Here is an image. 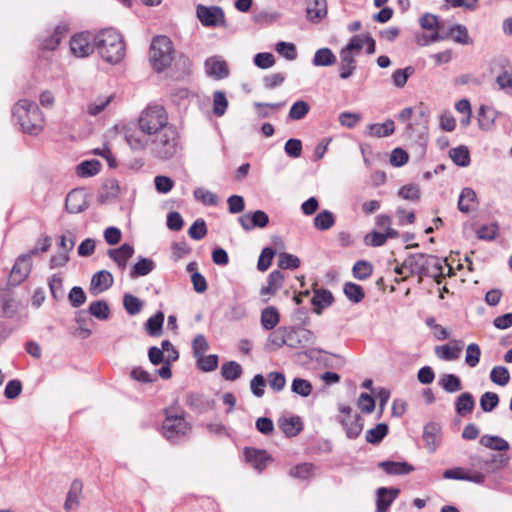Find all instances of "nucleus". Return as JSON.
Here are the masks:
<instances>
[{"instance_id": "obj_1", "label": "nucleus", "mask_w": 512, "mask_h": 512, "mask_svg": "<svg viewBox=\"0 0 512 512\" xmlns=\"http://www.w3.org/2000/svg\"><path fill=\"white\" fill-rule=\"evenodd\" d=\"M172 125L163 106L151 105L141 112L136 123L125 129V140L132 150L143 151L147 149L148 139L156 137Z\"/></svg>"}, {"instance_id": "obj_2", "label": "nucleus", "mask_w": 512, "mask_h": 512, "mask_svg": "<svg viewBox=\"0 0 512 512\" xmlns=\"http://www.w3.org/2000/svg\"><path fill=\"white\" fill-rule=\"evenodd\" d=\"M470 461L472 471L456 467L446 470L443 474L444 478L483 484L487 474L494 473L508 464L509 456L506 450H497V453L486 456L472 455Z\"/></svg>"}, {"instance_id": "obj_3", "label": "nucleus", "mask_w": 512, "mask_h": 512, "mask_svg": "<svg viewBox=\"0 0 512 512\" xmlns=\"http://www.w3.org/2000/svg\"><path fill=\"white\" fill-rule=\"evenodd\" d=\"M95 49L104 61L110 64L121 62L125 56L122 35L113 28H106L94 34Z\"/></svg>"}, {"instance_id": "obj_4", "label": "nucleus", "mask_w": 512, "mask_h": 512, "mask_svg": "<svg viewBox=\"0 0 512 512\" xmlns=\"http://www.w3.org/2000/svg\"><path fill=\"white\" fill-rule=\"evenodd\" d=\"M12 114L23 133L37 136L44 128V116L38 105L28 99L19 100L12 109Z\"/></svg>"}, {"instance_id": "obj_5", "label": "nucleus", "mask_w": 512, "mask_h": 512, "mask_svg": "<svg viewBox=\"0 0 512 512\" xmlns=\"http://www.w3.org/2000/svg\"><path fill=\"white\" fill-rule=\"evenodd\" d=\"M161 434L172 443H177L191 431V424L185 418V412L175 406L164 409Z\"/></svg>"}, {"instance_id": "obj_6", "label": "nucleus", "mask_w": 512, "mask_h": 512, "mask_svg": "<svg viewBox=\"0 0 512 512\" xmlns=\"http://www.w3.org/2000/svg\"><path fill=\"white\" fill-rule=\"evenodd\" d=\"M147 149L160 160L173 158L179 150V134L174 125L147 140Z\"/></svg>"}, {"instance_id": "obj_7", "label": "nucleus", "mask_w": 512, "mask_h": 512, "mask_svg": "<svg viewBox=\"0 0 512 512\" xmlns=\"http://www.w3.org/2000/svg\"><path fill=\"white\" fill-rule=\"evenodd\" d=\"M174 47L167 36H156L150 45V62L156 72H162L173 60Z\"/></svg>"}, {"instance_id": "obj_8", "label": "nucleus", "mask_w": 512, "mask_h": 512, "mask_svg": "<svg viewBox=\"0 0 512 512\" xmlns=\"http://www.w3.org/2000/svg\"><path fill=\"white\" fill-rule=\"evenodd\" d=\"M196 16L204 27H227L225 13L220 6L198 4Z\"/></svg>"}, {"instance_id": "obj_9", "label": "nucleus", "mask_w": 512, "mask_h": 512, "mask_svg": "<svg viewBox=\"0 0 512 512\" xmlns=\"http://www.w3.org/2000/svg\"><path fill=\"white\" fill-rule=\"evenodd\" d=\"M94 35L90 32L75 34L70 40V51L78 58L89 56L95 49Z\"/></svg>"}, {"instance_id": "obj_10", "label": "nucleus", "mask_w": 512, "mask_h": 512, "mask_svg": "<svg viewBox=\"0 0 512 512\" xmlns=\"http://www.w3.org/2000/svg\"><path fill=\"white\" fill-rule=\"evenodd\" d=\"M287 337L290 348H303L315 342L314 333L303 327H287Z\"/></svg>"}, {"instance_id": "obj_11", "label": "nucleus", "mask_w": 512, "mask_h": 512, "mask_svg": "<svg viewBox=\"0 0 512 512\" xmlns=\"http://www.w3.org/2000/svg\"><path fill=\"white\" fill-rule=\"evenodd\" d=\"M31 268H32V260L30 259V255L29 254L20 255L16 259V261L11 269L9 282L12 285L20 284L22 281H24L28 277V275L30 274Z\"/></svg>"}, {"instance_id": "obj_12", "label": "nucleus", "mask_w": 512, "mask_h": 512, "mask_svg": "<svg viewBox=\"0 0 512 512\" xmlns=\"http://www.w3.org/2000/svg\"><path fill=\"white\" fill-rule=\"evenodd\" d=\"M429 255L424 253H415L409 254L404 259V267H406L410 273V275H417L420 277H424V275L429 274L427 264H428Z\"/></svg>"}, {"instance_id": "obj_13", "label": "nucleus", "mask_w": 512, "mask_h": 512, "mask_svg": "<svg viewBox=\"0 0 512 512\" xmlns=\"http://www.w3.org/2000/svg\"><path fill=\"white\" fill-rule=\"evenodd\" d=\"M428 117V112L421 109L418 116L415 118V121L407 123V135L411 138H418L419 140L424 141L428 133Z\"/></svg>"}, {"instance_id": "obj_14", "label": "nucleus", "mask_w": 512, "mask_h": 512, "mask_svg": "<svg viewBox=\"0 0 512 512\" xmlns=\"http://www.w3.org/2000/svg\"><path fill=\"white\" fill-rule=\"evenodd\" d=\"M206 74L216 80H221L229 76V68L224 59L220 56H211L204 63Z\"/></svg>"}, {"instance_id": "obj_15", "label": "nucleus", "mask_w": 512, "mask_h": 512, "mask_svg": "<svg viewBox=\"0 0 512 512\" xmlns=\"http://www.w3.org/2000/svg\"><path fill=\"white\" fill-rule=\"evenodd\" d=\"M238 221L245 231H250L254 228H264L269 223V217L266 212L256 210L253 213H247L238 218Z\"/></svg>"}, {"instance_id": "obj_16", "label": "nucleus", "mask_w": 512, "mask_h": 512, "mask_svg": "<svg viewBox=\"0 0 512 512\" xmlns=\"http://www.w3.org/2000/svg\"><path fill=\"white\" fill-rule=\"evenodd\" d=\"M463 347H464L463 341L453 340L450 342V344L436 346L435 354L441 360L454 361L460 357Z\"/></svg>"}, {"instance_id": "obj_17", "label": "nucleus", "mask_w": 512, "mask_h": 512, "mask_svg": "<svg viewBox=\"0 0 512 512\" xmlns=\"http://www.w3.org/2000/svg\"><path fill=\"white\" fill-rule=\"evenodd\" d=\"M376 512H386L392 502L400 494V489L395 487H380L376 491Z\"/></svg>"}, {"instance_id": "obj_18", "label": "nucleus", "mask_w": 512, "mask_h": 512, "mask_svg": "<svg viewBox=\"0 0 512 512\" xmlns=\"http://www.w3.org/2000/svg\"><path fill=\"white\" fill-rule=\"evenodd\" d=\"M244 460L255 470L261 472L271 463L272 458L267 450H244Z\"/></svg>"}, {"instance_id": "obj_19", "label": "nucleus", "mask_w": 512, "mask_h": 512, "mask_svg": "<svg viewBox=\"0 0 512 512\" xmlns=\"http://www.w3.org/2000/svg\"><path fill=\"white\" fill-rule=\"evenodd\" d=\"M186 405L197 413H204L214 407V401L200 393H188L185 400Z\"/></svg>"}, {"instance_id": "obj_20", "label": "nucleus", "mask_w": 512, "mask_h": 512, "mask_svg": "<svg viewBox=\"0 0 512 512\" xmlns=\"http://www.w3.org/2000/svg\"><path fill=\"white\" fill-rule=\"evenodd\" d=\"M107 254L117 264L118 268L124 271L128 260L134 254V248L132 245L124 243L119 248L109 249Z\"/></svg>"}, {"instance_id": "obj_21", "label": "nucleus", "mask_w": 512, "mask_h": 512, "mask_svg": "<svg viewBox=\"0 0 512 512\" xmlns=\"http://www.w3.org/2000/svg\"><path fill=\"white\" fill-rule=\"evenodd\" d=\"M68 32V27L66 25H58L55 27L54 31L43 37L40 41V47L43 50L52 51L58 47L61 40L66 36Z\"/></svg>"}, {"instance_id": "obj_22", "label": "nucleus", "mask_w": 512, "mask_h": 512, "mask_svg": "<svg viewBox=\"0 0 512 512\" xmlns=\"http://www.w3.org/2000/svg\"><path fill=\"white\" fill-rule=\"evenodd\" d=\"M82 491H83V483L80 480L75 479L70 485V488H69V491L67 493L66 500L64 503V509L66 511H73V510L78 509V507L80 505V498L82 495Z\"/></svg>"}, {"instance_id": "obj_23", "label": "nucleus", "mask_w": 512, "mask_h": 512, "mask_svg": "<svg viewBox=\"0 0 512 512\" xmlns=\"http://www.w3.org/2000/svg\"><path fill=\"white\" fill-rule=\"evenodd\" d=\"M334 301V297L331 291L327 289H316L314 290V295L311 299V303L314 306V312L318 315L322 313V311L332 305Z\"/></svg>"}, {"instance_id": "obj_24", "label": "nucleus", "mask_w": 512, "mask_h": 512, "mask_svg": "<svg viewBox=\"0 0 512 512\" xmlns=\"http://www.w3.org/2000/svg\"><path fill=\"white\" fill-rule=\"evenodd\" d=\"M498 112L488 105H481L478 111V125L481 130L490 131L495 123Z\"/></svg>"}, {"instance_id": "obj_25", "label": "nucleus", "mask_w": 512, "mask_h": 512, "mask_svg": "<svg viewBox=\"0 0 512 512\" xmlns=\"http://www.w3.org/2000/svg\"><path fill=\"white\" fill-rule=\"evenodd\" d=\"M339 56V76L341 79L346 80L350 78L356 70L355 56L342 49L340 50Z\"/></svg>"}, {"instance_id": "obj_26", "label": "nucleus", "mask_w": 512, "mask_h": 512, "mask_svg": "<svg viewBox=\"0 0 512 512\" xmlns=\"http://www.w3.org/2000/svg\"><path fill=\"white\" fill-rule=\"evenodd\" d=\"M475 408V399L470 392L461 393L455 400V411L465 417L473 412Z\"/></svg>"}, {"instance_id": "obj_27", "label": "nucleus", "mask_w": 512, "mask_h": 512, "mask_svg": "<svg viewBox=\"0 0 512 512\" xmlns=\"http://www.w3.org/2000/svg\"><path fill=\"white\" fill-rule=\"evenodd\" d=\"M423 439L427 446L437 447L442 444V429L438 423L431 422L425 425Z\"/></svg>"}, {"instance_id": "obj_28", "label": "nucleus", "mask_w": 512, "mask_h": 512, "mask_svg": "<svg viewBox=\"0 0 512 512\" xmlns=\"http://www.w3.org/2000/svg\"><path fill=\"white\" fill-rule=\"evenodd\" d=\"M284 345L288 346L287 327H279L273 329L269 334L266 342V348L269 350H277Z\"/></svg>"}, {"instance_id": "obj_29", "label": "nucleus", "mask_w": 512, "mask_h": 512, "mask_svg": "<svg viewBox=\"0 0 512 512\" xmlns=\"http://www.w3.org/2000/svg\"><path fill=\"white\" fill-rule=\"evenodd\" d=\"M66 210L69 213H80L87 207L86 201L84 200L81 191L73 190L68 193L65 203Z\"/></svg>"}, {"instance_id": "obj_30", "label": "nucleus", "mask_w": 512, "mask_h": 512, "mask_svg": "<svg viewBox=\"0 0 512 512\" xmlns=\"http://www.w3.org/2000/svg\"><path fill=\"white\" fill-rule=\"evenodd\" d=\"M306 12L310 21H320L327 14L326 0H307Z\"/></svg>"}, {"instance_id": "obj_31", "label": "nucleus", "mask_w": 512, "mask_h": 512, "mask_svg": "<svg viewBox=\"0 0 512 512\" xmlns=\"http://www.w3.org/2000/svg\"><path fill=\"white\" fill-rule=\"evenodd\" d=\"M284 275L280 270L272 271L267 279V286H264L260 290L262 296L274 295L283 285Z\"/></svg>"}, {"instance_id": "obj_32", "label": "nucleus", "mask_w": 512, "mask_h": 512, "mask_svg": "<svg viewBox=\"0 0 512 512\" xmlns=\"http://www.w3.org/2000/svg\"><path fill=\"white\" fill-rule=\"evenodd\" d=\"M389 475H406L414 470V467L407 462L382 461L378 464Z\"/></svg>"}, {"instance_id": "obj_33", "label": "nucleus", "mask_w": 512, "mask_h": 512, "mask_svg": "<svg viewBox=\"0 0 512 512\" xmlns=\"http://www.w3.org/2000/svg\"><path fill=\"white\" fill-rule=\"evenodd\" d=\"M395 131L393 120L388 119L383 123L370 124L367 127V134L370 137L383 138L392 135Z\"/></svg>"}, {"instance_id": "obj_34", "label": "nucleus", "mask_w": 512, "mask_h": 512, "mask_svg": "<svg viewBox=\"0 0 512 512\" xmlns=\"http://www.w3.org/2000/svg\"><path fill=\"white\" fill-rule=\"evenodd\" d=\"M114 283L112 274L107 270L95 273L91 279V287L99 292L108 290Z\"/></svg>"}, {"instance_id": "obj_35", "label": "nucleus", "mask_w": 512, "mask_h": 512, "mask_svg": "<svg viewBox=\"0 0 512 512\" xmlns=\"http://www.w3.org/2000/svg\"><path fill=\"white\" fill-rule=\"evenodd\" d=\"M337 58L330 48L323 47L316 50L312 65L315 67H328L336 63Z\"/></svg>"}, {"instance_id": "obj_36", "label": "nucleus", "mask_w": 512, "mask_h": 512, "mask_svg": "<svg viewBox=\"0 0 512 512\" xmlns=\"http://www.w3.org/2000/svg\"><path fill=\"white\" fill-rule=\"evenodd\" d=\"M476 203V192L470 187L463 188L458 199V209L462 213H469Z\"/></svg>"}, {"instance_id": "obj_37", "label": "nucleus", "mask_w": 512, "mask_h": 512, "mask_svg": "<svg viewBox=\"0 0 512 512\" xmlns=\"http://www.w3.org/2000/svg\"><path fill=\"white\" fill-rule=\"evenodd\" d=\"M261 325L265 330H273L280 322V314L274 306H268L261 312Z\"/></svg>"}, {"instance_id": "obj_38", "label": "nucleus", "mask_w": 512, "mask_h": 512, "mask_svg": "<svg viewBox=\"0 0 512 512\" xmlns=\"http://www.w3.org/2000/svg\"><path fill=\"white\" fill-rule=\"evenodd\" d=\"M155 269V262L150 258L141 257L131 268L130 278L135 279L150 274Z\"/></svg>"}, {"instance_id": "obj_39", "label": "nucleus", "mask_w": 512, "mask_h": 512, "mask_svg": "<svg viewBox=\"0 0 512 512\" xmlns=\"http://www.w3.org/2000/svg\"><path fill=\"white\" fill-rule=\"evenodd\" d=\"M278 424L283 433L288 437L296 436L302 430V422L298 416L281 418Z\"/></svg>"}, {"instance_id": "obj_40", "label": "nucleus", "mask_w": 512, "mask_h": 512, "mask_svg": "<svg viewBox=\"0 0 512 512\" xmlns=\"http://www.w3.org/2000/svg\"><path fill=\"white\" fill-rule=\"evenodd\" d=\"M444 264L445 261L442 259L429 255L427 268L429 271V274L424 275V277H432L436 281V283L440 284L442 279L444 278Z\"/></svg>"}, {"instance_id": "obj_41", "label": "nucleus", "mask_w": 512, "mask_h": 512, "mask_svg": "<svg viewBox=\"0 0 512 512\" xmlns=\"http://www.w3.org/2000/svg\"><path fill=\"white\" fill-rule=\"evenodd\" d=\"M17 310V304L8 290L0 289V317H11Z\"/></svg>"}, {"instance_id": "obj_42", "label": "nucleus", "mask_w": 512, "mask_h": 512, "mask_svg": "<svg viewBox=\"0 0 512 512\" xmlns=\"http://www.w3.org/2000/svg\"><path fill=\"white\" fill-rule=\"evenodd\" d=\"M438 384L445 392L450 394L456 393L462 389L461 379L455 374H443L439 378Z\"/></svg>"}, {"instance_id": "obj_43", "label": "nucleus", "mask_w": 512, "mask_h": 512, "mask_svg": "<svg viewBox=\"0 0 512 512\" xmlns=\"http://www.w3.org/2000/svg\"><path fill=\"white\" fill-rule=\"evenodd\" d=\"M164 323V313L161 311H158L153 316L148 318V320L145 323V330L148 335L152 337L160 336L162 333Z\"/></svg>"}, {"instance_id": "obj_44", "label": "nucleus", "mask_w": 512, "mask_h": 512, "mask_svg": "<svg viewBox=\"0 0 512 512\" xmlns=\"http://www.w3.org/2000/svg\"><path fill=\"white\" fill-rule=\"evenodd\" d=\"M335 221V215L331 211L322 210L315 216L313 224L317 230L326 231L334 226Z\"/></svg>"}, {"instance_id": "obj_45", "label": "nucleus", "mask_w": 512, "mask_h": 512, "mask_svg": "<svg viewBox=\"0 0 512 512\" xmlns=\"http://www.w3.org/2000/svg\"><path fill=\"white\" fill-rule=\"evenodd\" d=\"M445 35L447 38L451 37L456 43L461 45H468L472 43L467 28L461 24L452 25L449 28L448 33Z\"/></svg>"}, {"instance_id": "obj_46", "label": "nucleus", "mask_w": 512, "mask_h": 512, "mask_svg": "<svg viewBox=\"0 0 512 512\" xmlns=\"http://www.w3.org/2000/svg\"><path fill=\"white\" fill-rule=\"evenodd\" d=\"M242 367L236 361L225 362L221 367V375L225 380L235 381L242 375Z\"/></svg>"}, {"instance_id": "obj_47", "label": "nucleus", "mask_w": 512, "mask_h": 512, "mask_svg": "<svg viewBox=\"0 0 512 512\" xmlns=\"http://www.w3.org/2000/svg\"><path fill=\"white\" fill-rule=\"evenodd\" d=\"M449 156L457 166L467 167L470 164V154L466 146L461 145L452 148L449 152Z\"/></svg>"}, {"instance_id": "obj_48", "label": "nucleus", "mask_w": 512, "mask_h": 512, "mask_svg": "<svg viewBox=\"0 0 512 512\" xmlns=\"http://www.w3.org/2000/svg\"><path fill=\"white\" fill-rule=\"evenodd\" d=\"M341 423L344 425L346 435L350 439L358 437L362 431V423L358 415H354V417L350 419L342 418Z\"/></svg>"}, {"instance_id": "obj_49", "label": "nucleus", "mask_w": 512, "mask_h": 512, "mask_svg": "<svg viewBox=\"0 0 512 512\" xmlns=\"http://www.w3.org/2000/svg\"><path fill=\"white\" fill-rule=\"evenodd\" d=\"M101 163L98 160H86L77 166V174L81 177H92L99 173Z\"/></svg>"}, {"instance_id": "obj_50", "label": "nucleus", "mask_w": 512, "mask_h": 512, "mask_svg": "<svg viewBox=\"0 0 512 512\" xmlns=\"http://www.w3.org/2000/svg\"><path fill=\"white\" fill-rule=\"evenodd\" d=\"M123 306L129 315L134 316L141 312L143 302L138 297L125 293L123 296Z\"/></svg>"}, {"instance_id": "obj_51", "label": "nucleus", "mask_w": 512, "mask_h": 512, "mask_svg": "<svg viewBox=\"0 0 512 512\" xmlns=\"http://www.w3.org/2000/svg\"><path fill=\"white\" fill-rule=\"evenodd\" d=\"M343 291L345 296L353 303H359L365 297L362 286L353 282L345 283Z\"/></svg>"}, {"instance_id": "obj_52", "label": "nucleus", "mask_w": 512, "mask_h": 512, "mask_svg": "<svg viewBox=\"0 0 512 512\" xmlns=\"http://www.w3.org/2000/svg\"><path fill=\"white\" fill-rule=\"evenodd\" d=\"M193 196L196 201L201 202L205 206H215L218 204V196L201 187L193 191Z\"/></svg>"}, {"instance_id": "obj_53", "label": "nucleus", "mask_w": 512, "mask_h": 512, "mask_svg": "<svg viewBox=\"0 0 512 512\" xmlns=\"http://www.w3.org/2000/svg\"><path fill=\"white\" fill-rule=\"evenodd\" d=\"M388 433V425L385 423H379L374 428L369 429L366 432V440L367 442L376 445L381 442V440Z\"/></svg>"}, {"instance_id": "obj_54", "label": "nucleus", "mask_w": 512, "mask_h": 512, "mask_svg": "<svg viewBox=\"0 0 512 512\" xmlns=\"http://www.w3.org/2000/svg\"><path fill=\"white\" fill-rule=\"evenodd\" d=\"M275 50L288 61H293L298 56L296 46L291 42L280 41L275 45Z\"/></svg>"}, {"instance_id": "obj_55", "label": "nucleus", "mask_w": 512, "mask_h": 512, "mask_svg": "<svg viewBox=\"0 0 512 512\" xmlns=\"http://www.w3.org/2000/svg\"><path fill=\"white\" fill-rule=\"evenodd\" d=\"M310 111V105L303 100L296 101L290 108L288 118L290 120H301L306 117Z\"/></svg>"}, {"instance_id": "obj_56", "label": "nucleus", "mask_w": 512, "mask_h": 512, "mask_svg": "<svg viewBox=\"0 0 512 512\" xmlns=\"http://www.w3.org/2000/svg\"><path fill=\"white\" fill-rule=\"evenodd\" d=\"M490 379L499 386H506L510 381V374L505 366H495L490 372Z\"/></svg>"}, {"instance_id": "obj_57", "label": "nucleus", "mask_w": 512, "mask_h": 512, "mask_svg": "<svg viewBox=\"0 0 512 512\" xmlns=\"http://www.w3.org/2000/svg\"><path fill=\"white\" fill-rule=\"evenodd\" d=\"M109 306L104 300H97L90 304L89 313L99 320H106L109 317Z\"/></svg>"}, {"instance_id": "obj_58", "label": "nucleus", "mask_w": 512, "mask_h": 512, "mask_svg": "<svg viewBox=\"0 0 512 512\" xmlns=\"http://www.w3.org/2000/svg\"><path fill=\"white\" fill-rule=\"evenodd\" d=\"M312 384L302 378H294L291 384V391L301 397H308L312 393Z\"/></svg>"}, {"instance_id": "obj_59", "label": "nucleus", "mask_w": 512, "mask_h": 512, "mask_svg": "<svg viewBox=\"0 0 512 512\" xmlns=\"http://www.w3.org/2000/svg\"><path fill=\"white\" fill-rule=\"evenodd\" d=\"M228 107V100L222 91H215L213 93V113L221 117L225 114Z\"/></svg>"}, {"instance_id": "obj_60", "label": "nucleus", "mask_w": 512, "mask_h": 512, "mask_svg": "<svg viewBox=\"0 0 512 512\" xmlns=\"http://www.w3.org/2000/svg\"><path fill=\"white\" fill-rule=\"evenodd\" d=\"M50 292L53 298L57 301L64 298L63 280L60 275L54 274L48 281Z\"/></svg>"}, {"instance_id": "obj_61", "label": "nucleus", "mask_w": 512, "mask_h": 512, "mask_svg": "<svg viewBox=\"0 0 512 512\" xmlns=\"http://www.w3.org/2000/svg\"><path fill=\"white\" fill-rule=\"evenodd\" d=\"M499 404V396L495 392H485L480 397V407L484 412H492Z\"/></svg>"}, {"instance_id": "obj_62", "label": "nucleus", "mask_w": 512, "mask_h": 512, "mask_svg": "<svg viewBox=\"0 0 512 512\" xmlns=\"http://www.w3.org/2000/svg\"><path fill=\"white\" fill-rule=\"evenodd\" d=\"M372 265L364 260L357 261L353 266V275L359 280H366L372 274Z\"/></svg>"}, {"instance_id": "obj_63", "label": "nucleus", "mask_w": 512, "mask_h": 512, "mask_svg": "<svg viewBox=\"0 0 512 512\" xmlns=\"http://www.w3.org/2000/svg\"><path fill=\"white\" fill-rule=\"evenodd\" d=\"M499 231L497 223L485 224L479 227L476 231L477 237L480 240L491 241L496 238Z\"/></svg>"}, {"instance_id": "obj_64", "label": "nucleus", "mask_w": 512, "mask_h": 512, "mask_svg": "<svg viewBox=\"0 0 512 512\" xmlns=\"http://www.w3.org/2000/svg\"><path fill=\"white\" fill-rule=\"evenodd\" d=\"M496 82L501 90L508 95H512V70H505L501 72L497 76Z\"/></svg>"}]
</instances>
